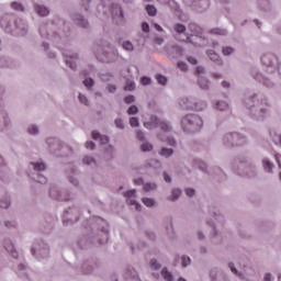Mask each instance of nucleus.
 <instances>
[{"label":"nucleus","instance_id":"1","mask_svg":"<svg viewBox=\"0 0 281 281\" xmlns=\"http://www.w3.org/2000/svg\"><path fill=\"white\" fill-rule=\"evenodd\" d=\"M247 104H248L249 111H251V109H257V106H261L259 108L261 117L265 114L269 113V99H267V97H265V94L262 93L250 94L248 98Z\"/></svg>","mask_w":281,"mask_h":281},{"label":"nucleus","instance_id":"2","mask_svg":"<svg viewBox=\"0 0 281 281\" xmlns=\"http://www.w3.org/2000/svg\"><path fill=\"white\" fill-rule=\"evenodd\" d=\"M260 63L265 67L267 74H276L278 71L280 59L273 53H263L260 57Z\"/></svg>","mask_w":281,"mask_h":281},{"label":"nucleus","instance_id":"3","mask_svg":"<svg viewBox=\"0 0 281 281\" xmlns=\"http://www.w3.org/2000/svg\"><path fill=\"white\" fill-rule=\"evenodd\" d=\"M181 124L184 131H188L189 133H194L199 131L201 126H203V120L194 114H189L182 119Z\"/></svg>","mask_w":281,"mask_h":281},{"label":"nucleus","instance_id":"4","mask_svg":"<svg viewBox=\"0 0 281 281\" xmlns=\"http://www.w3.org/2000/svg\"><path fill=\"white\" fill-rule=\"evenodd\" d=\"M250 74H251L254 80H256L257 82H259L263 87H267V89H273V87H276V83H273V81H271V79L265 77L256 68H254Z\"/></svg>","mask_w":281,"mask_h":281},{"label":"nucleus","instance_id":"5","mask_svg":"<svg viewBox=\"0 0 281 281\" xmlns=\"http://www.w3.org/2000/svg\"><path fill=\"white\" fill-rule=\"evenodd\" d=\"M157 126H160L161 131L165 133L170 131V125H168L166 122H161L157 116H151L150 123H145L146 128H157Z\"/></svg>","mask_w":281,"mask_h":281},{"label":"nucleus","instance_id":"6","mask_svg":"<svg viewBox=\"0 0 281 281\" xmlns=\"http://www.w3.org/2000/svg\"><path fill=\"white\" fill-rule=\"evenodd\" d=\"M181 109H190L191 111H203L205 108V103H192V101L188 99L180 100Z\"/></svg>","mask_w":281,"mask_h":281},{"label":"nucleus","instance_id":"7","mask_svg":"<svg viewBox=\"0 0 281 281\" xmlns=\"http://www.w3.org/2000/svg\"><path fill=\"white\" fill-rule=\"evenodd\" d=\"M257 9L260 12H271L273 10V2L271 0H256Z\"/></svg>","mask_w":281,"mask_h":281},{"label":"nucleus","instance_id":"8","mask_svg":"<svg viewBox=\"0 0 281 281\" xmlns=\"http://www.w3.org/2000/svg\"><path fill=\"white\" fill-rule=\"evenodd\" d=\"M201 74H205V69L203 67L199 66L196 68L198 85H200V87L202 89H210V82L207 81V79L201 77Z\"/></svg>","mask_w":281,"mask_h":281},{"label":"nucleus","instance_id":"9","mask_svg":"<svg viewBox=\"0 0 281 281\" xmlns=\"http://www.w3.org/2000/svg\"><path fill=\"white\" fill-rule=\"evenodd\" d=\"M262 164V168L265 170V172H267V175H273V168H276V165H273V162H271V160H269V158H263L261 160Z\"/></svg>","mask_w":281,"mask_h":281},{"label":"nucleus","instance_id":"10","mask_svg":"<svg viewBox=\"0 0 281 281\" xmlns=\"http://www.w3.org/2000/svg\"><path fill=\"white\" fill-rule=\"evenodd\" d=\"M226 139L233 144V146H238L240 142H245V138L238 133L229 134L226 136Z\"/></svg>","mask_w":281,"mask_h":281},{"label":"nucleus","instance_id":"11","mask_svg":"<svg viewBox=\"0 0 281 281\" xmlns=\"http://www.w3.org/2000/svg\"><path fill=\"white\" fill-rule=\"evenodd\" d=\"M207 56L211 60H213V63H217V65H223V61L221 60V57L218 56V54H216V52L209 50Z\"/></svg>","mask_w":281,"mask_h":281},{"label":"nucleus","instance_id":"12","mask_svg":"<svg viewBox=\"0 0 281 281\" xmlns=\"http://www.w3.org/2000/svg\"><path fill=\"white\" fill-rule=\"evenodd\" d=\"M35 12H37L40 16H47L49 14V9L44 5H35Z\"/></svg>","mask_w":281,"mask_h":281},{"label":"nucleus","instance_id":"13","mask_svg":"<svg viewBox=\"0 0 281 281\" xmlns=\"http://www.w3.org/2000/svg\"><path fill=\"white\" fill-rule=\"evenodd\" d=\"M112 16H120V19H124V12L122 11V7L115 4L112 10Z\"/></svg>","mask_w":281,"mask_h":281},{"label":"nucleus","instance_id":"14","mask_svg":"<svg viewBox=\"0 0 281 281\" xmlns=\"http://www.w3.org/2000/svg\"><path fill=\"white\" fill-rule=\"evenodd\" d=\"M93 139H100L101 144H109V136H102L98 132H92Z\"/></svg>","mask_w":281,"mask_h":281},{"label":"nucleus","instance_id":"15","mask_svg":"<svg viewBox=\"0 0 281 281\" xmlns=\"http://www.w3.org/2000/svg\"><path fill=\"white\" fill-rule=\"evenodd\" d=\"M187 41L193 45H199V42L194 41H201V37L199 35L191 34V36H187Z\"/></svg>","mask_w":281,"mask_h":281},{"label":"nucleus","instance_id":"16","mask_svg":"<svg viewBox=\"0 0 281 281\" xmlns=\"http://www.w3.org/2000/svg\"><path fill=\"white\" fill-rule=\"evenodd\" d=\"M216 109H218V111H227L229 109V104H227V102H217L216 103Z\"/></svg>","mask_w":281,"mask_h":281},{"label":"nucleus","instance_id":"17","mask_svg":"<svg viewBox=\"0 0 281 281\" xmlns=\"http://www.w3.org/2000/svg\"><path fill=\"white\" fill-rule=\"evenodd\" d=\"M143 190L145 192H151V190H157V184H155V183H145L143 186Z\"/></svg>","mask_w":281,"mask_h":281},{"label":"nucleus","instance_id":"18","mask_svg":"<svg viewBox=\"0 0 281 281\" xmlns=\"http://www.w3.org/2000/svg\"><path fill=\"white\" fill-rule=\"evenodd\" d=\"M146 12L147 14H149V16H155V14H157V9L155 8V5L148 4L146 7Z\"/></svg>","mask_w":281,"mask_h":281},{"label":"nucleus","instance_id":"19","mask_svg":"<svg viewBox=\"0 0 281 281\" xmlns=\"http://www.w3.org/2000/svg\"><path fill=\"white\" fill-rule=\"evenodd\" d=\"M161 276L164 277L165 280L172 281V273H170L168 269H162Z\"/></svg>","mask_w":281,"mask_h":281},{"label":"nucleus","instance_id":"20","mask_svg":"<svg viewBox=\"0 0 281 281\" xmlns=\"http://www.w3.org/2000/svg\"><path fill=\"white\" fill-rule=\"evenodd\" d=\"M173 30L177 34H183V32H186V25L178 23L173 26Z\"/></svg>","mask_w":281,"mask_h":281},{"label":"nucleus","instance_id":"21","mask_svg":"<svg viewBox=\"0 0 281 281\" xmlns=\"http://www.w3.org/2000/svg\"><path fill=\"white\" fill-rule=\"evenodd\" d=\"M140 150L143 153H148V151L153 150V145L150 143H143L140 146Z\"/></svg>","mask_w":281,"mask_h":281},{"label":"nucleus","instance_id":"22","mask_svg":"<svg viewBox=\"0 0 281 281\" xmlns=\"http://www.w3.org/2000/svg\"><path fill=\"white\" fill-rule=\"evenodd\" d=\"M143 203L146 207H153L155 205V200L150 198H143Z\"/></svg>","mask_w":281,"mask_h":281},{"label":"nucleus","instance_id":"23","mask_svg":"<svg viewBox=\"0 0 281 281\" xmlns=\"http://www.w3.org/2000/svg\"><path fill=\"white\" fill-rule=\"evenodd\" d=\"M32 166L34 170H36L37 172L45 170V164L43 162H35V164H32Z\"/></svg>","mask_w":281,"mask_h":281},{"label":"nucleus","instance_id":"24","mask_svg":"<svg viewBox=\"0 0 281 281\" xmlns=\"http://www.w3.org/2000/svg\"><path fill=\"white\" fill-rule=\"evenodd\" d=\"M179 196H181V190L175 189V190H172L170 200L177 201V199H179Z\"/></svg>","mask_w":281,"mask_h":281},{"label":"nucleus","instance_id":"25","mask_svg":"<svg viewBox=\"0 0 281 281\" xmlns=\"http://www.w3.org/2000/svg\"><path fill=\"white\" fill-rule=\"evenodd\" d=\"M161 157H170L172 155V149L170 148H162L159 153Z\"/></svg>","mask_w":281,"mask_h":281},{"label":"nucleus","instance_id":"26","mask_svg":"<svg viewBox=\"0 0 281 281\" xmlns=\"http://www.w3.org/2000/svg\"><path fill=\"white\" fill-rule=\"evenodd\" d=\"M126 202L128 203V205H135L137 212H139L142 210V204L137 203L135 200H126Z\"/></svg>","mask_w":281,"mask_h":281},{"label":"nucleus","instance_id":"27","mask_svg":"<svg viewBox=\"0 0 281 281\" xmlns=\"http://www.w3.org/2000/svg\"><path fill=\"white\" fill-rule=\"evenodd\" d=\"M191 262L192 260L190 259V257H187V256L181 257L182 267H188Z\"/></svg>","mask_w":281,"mask_h":281},{"label":"nucleus","instance_id":"28","mask_svg":"<svg viewBox=\"0 0 281 281\" xmlns=\"http://www.w3.org/2000/svg\"><path fill=\"white\" fill-rule=\"evenodd\" d=\"M82 161H83V164H86L87 166H91V164H94V162H95V160H94L93 157H91V156H86V157H83Z\"/></svg>","mask_w":281,"mask_h":281},{"label":"nucleus","instance_id":"29","mask_svg":"<svg viewBox=\"0 0 281 281\" xmlns=\"http://www.w3.org/2000/svg\"><path fill=\"white\" fill-rule=\"evenodd\" d=\"M224 56H232V54H234V48L226 46L222 49Z\"/></svg>","mask_w":281,"mask_h":281},{"label":"nucleus","instance_id":"30","mask_svg":"<svg viewBox=\"0 0 281 281\" xmlns=\"http://www.w3.org/2000/svg\"><path fill=\"white\" fill-rule=\"evenodd\" d=\"M156 80L158 81L159 85H166V82H168V78L161 75H156Z\"/></svg>","mask_w":281,"mask_h":281},{"label":"nucleus","instance_id":"31","mask_svg":"<svg viewBox=\"0 0 281 281\" xmlns=\"http://www.w3.org/2000/svg\"><path fill=\"white\" fill-rule=\"evenodd\" d=\"M11 8H13V10H18L20 12H23V4L19 3V2H12L11 3Z\"/></svg>","mask_w":281,"mask_h":281},{"label":"nucleus","instance_id":"32","mask_svg":"<svg viewBox=\"0 0 281 281\" xmlns=\"http://www.w3.org/2000/svg\"><path fill=\"white\" fill-rule=\"evenodd\" d=\"M0 207H2V210H8V207H10V201L8 199L0 200Z\"/></svg>","mask_w":281,"mask_h":281},{"label":"nucleus","instance_id":"33","mask_svg":"<svg viewBox=\"0 0 281 281\" xmlns=\"http://www.w3.org/2000/svg\"><path fill=\"white\" fill-rule=\"evenodd\" d=\"M123 48L126 49V52H133V49H134L133 43H131V42H124V43H123Z\"/></svg>","mask_w":281,"mask_h":281},{"label":"nucleus","instance_id":"34","mask_svg":"<svg viewBox=\"0 0 281 281\" xmlns=\"http://www.w3.org/2000/svg\"><path fill=\"white\" fill-rule=\"evenodd\" d=\"M272 139H273L274 144H276L277 146H280V148H281V134H274V136L272 137Z\"/></svg>","mask_w":281,"mask_h":281},{"label":"nucleus","instance_id":"35","mask_svg":"<svg viewBox=\"0 0 281 281\" xmlns=\"http://www.w3.org/2000/svg\"><path fill=\"white\" fill-rule=\"evenodd\" d=\"M74 60H76V57H72L71 59H66V64L68 65V67H70V69H76V63Z\"/></svg>","mask_w":281,"mask_h":281},{"label":"nucleus","instance_id":"36","mask_svg":"<svg viewBox=\"0 0 281 281\" xmlns=\"http://www.w3.org/2000/svg\"><path fill=\"white\" fill-rule=\"evenodd\" d=\"M130 124H131V126L136 128L137 126H139V120H137V117H131L130 119Z\"/></svg>","mask_w":281,"mask_h":281},{"label":"nucleus","instance_id":"37","mask_svg":"<svg viewBox=\"0 0 281 281\" xmlns=\"http://www.w3.org/2000/svg\"><path fill=\"white\" fill-rule=\"evenodd\" d=\"M138 109L135 105H131L127 110L128 115H135L137 113Z\"/></svg>","mask_w":281,"mask_h":281},{"label":"nucleus","instance_id":"38","mask_svg":"<svg viewBox=\"0 0 281 281\" xmlns=\"http://www.w3.org/2000/svg\"><path fill=\"white\" fill-rule=\"evenodd\" d=\"M78 24L81 26V27H89V22L82 18H80L78 20Z\"/></svg>","mask_w":281,"mask_h":281},{"label":"nucleus","instance_id":"39","mask_svg":"<svg viewBox=\"0 0 281 281\" xmlns=\"http://www.w3.org/2000/svg\"><path fill=\"white\" fill-rule=\"evenodd\" d=\"M142 30H143V32H145L146 34H148V32H150V25H148V22H143V23H142Z\"/></svg>","mask_w":281,"mask_h":281},{"label":"nucleus","instance_id":"40","mask_svg":"<svg viewBox=\"0 0 281 281\" xmlns=\"http://www.w3.org/2000/svg\"><path fill=\"white\" fill-rule=\"evenodd\" d=\"M83 85L85 87H87V89L93 87V80L91 78H87L85 81H83Z\"/></svg>","mask_w":281,"mask_h":281},{"label":"nucleus","instance_id":"41","mask_svg":"<svg viewBox=\"0 0 281 281\" xmlns=\"http://www.w3.org/2000/svg\"><path fill=\"white\" fill-rule=\"evenodd\" d=\"M29 133H30V135H36V134H38V127H36V126H34V125L30 126V127H29Z\"/></svg>","mask_w":281,"mask_h":281},{"label":"nucleus","instance_id":"42","mask_svg":"<svg viewBox=\"0 0 281 281\" xmlns=\"http://www.w3.org/2000/svg\"><path fill=\"white\" fill-rule=\"evenodd\" d=\"M178 68H180L181 71H188V65L183 61L178 63Z\"/></svg>","mask_w":281,"mask_h":281},{"label":"nucleus","instance_id":"43","mask_svg":"<svg viewBox=\"0 0 281 281\" xmlns=\"http://www.w3.org/2000/svg\"><path fill=\"white\" fill-rule=\"evenodd\" d=\"M79 101L81 102V104H89V100H87V97L79 93Z\"/></svg>","mask_w":281,"mask_h":281},{"label":"nucleus","instance_id":"44","mask_svg":"<svg viewBox=\"0 0 281 281\" xmlns=\"http://www.w3.org/2000/svg\"><path fill=\"white\" fill-rule=\"evenodd\" d=\"M150 267H151V269H159L161 267V265L157 263V260L151 259Z\"/></svg>","mask_w":281,"mask_h":281},{"label":"nucleus","instance_id":"45","mask_svg":"<svg viewBox=\"0 0 281 281\" xmlns=\"http://www.w3.org/2000/svg\"><path fill=\"white\" fill-rule=\"evenodd\" d=\"M86 148H88V150H93V148H95V143L89 140L86 143Z\"/></svg>","mask_w":281,"mask_h":281},{"label":"nucleus","instance_id":"46","mask_svg":"<svg viewBox=\"0 0 281 281\" xmlns=\"http://www.w3.org/2000/svg\"><path fill=\"white\" fill-rule=\"evenodd\" d=\"M116 128H124V122L121 119L115 120Z\"/></svg>","mask_w":281,"mask_h":281},{"label":"nucleus","instance_id":"47","mask_svg":"<svg viewBox=\"0 0 281 281\" xmlns=\"http://www.w3.org/2000/svg\"><path fill=\"white\" fill-rule=\"evenodd\" d=\"M135 89V83L131 82V83H127L125 87H124V90L125 91H133Z\"/></svg>","mask_w":281,"mask_h":281},{"label":"nucleus","instance_id":"48","mask_svg":"<svg viewBox=\"0 0 281 281\" xmlns=\"http://www.w3.org/2000/svg\"><path fill=\"white\" fill-rule=\"evenodd\" d=\"M124 101L126 102V104H132V102H135V97L127 95L125 97Z\"/></svg>","mask_w":281,"mask_h":281},{"label":"nucleus","instance_id":"49","mask_svg":"<svg viewBox=\"0 0 281 281\" xmlns=\"http://www.w3.org/2000/svg\"><path fill=\"white\" fill-rule=\"evenodd\" d=\"M274 159L279 166V168H281V155L279 153H274Z\"/></svg>","mask_w":281,"mask_h":281},{"label":"nucleus","instance_id":"50","mask_svg":"<svg viewBox=\"0 0 281 281\" xmlns=\"http://www.w3.org/2000/svg\"><path fill=\"white\" fill-rule=\"evenodd\" d=\"M273 276L270 272H266L263 276V281H271Z\"/></svg>","mask_w":281,"mask_h":281},{"label":"nucleus","instance_id":"51","mask_svg":"<svg viewBox=\"0 0 281 281\" xmlns=\"http://www.w3.org/2000/svg\"><path fill=\"white\" fill-rule=\"evenodd\" d=\"M213 34H220L221 36H223L226 34V31L221 29H215L213 30Z\"/></svg>","mask_w":281,"mask_h":281},{"label":"nucleus","instance_id":"52","mask_svg":"<svg viewBox=\"0 0 281 281\" xmlns=\"http://www.w3.org/2000/svg\"><path fill=\"white\" fill-rule=\"evenodd\" d=\"M140 82H142V85H144V86L150 85V78H148V77H143V78L140 79Z\"/></svg>","mask_w":281,"mask_h":281},{"label":"nucleus","instance_id":"53","mask_svg":"<svg viewBox=\"0 0 281 281\" xmlns=\"http://www.w3.org/2000/svg\"><path fill=\"white\" fill-rule=\"evenodd\" d=\"M186 194H187V196H194L195 191H194V189H187Z\"/></svg>","mask_w":281,"mask_h":281},{"label":"nucleus","instance_id":"54","mask_svg":"<svg viewBox=\"0 0 281 281\" xmlns=\"http://www.w3.org/2000/svg\"><path fill=\"white\" fill-rule=\"evenodd\" d=\"M137 139H139V142H144V132L138 131L136 134Z\"/></svg>","mask_w":281,"mask_h":281},{"label":"nucleus","instance_id":"55","mask_svg":"<svg viewBox=\"0 0 281 281\" xmlns=\"http://www.w3.org/2000/svg\"><path fill=\"white\" fill-rule=\"evenodd\" d=\"M198 167L200 168V170H205V168H207V165H205V162L203 161H199Z\"/></svg>","mask_w":281,"mask_h":281},{"label":"nucleus","instance_id":"56","mask_svg":"<svg viewBox=\"0 0 281 281\" xmlns=\"http://www.w3.org/2000/svg\"><path fill=\"white\" fill-rule=\"evenodd\" d=\"M274 32H276V34H279V36H281V24H277L274 26Z\"/></svg>","mask_w":281,"mask_h":281},{"label":"nucleus","instance_id":"57","mask_svg":"<svg viewBox=\"0 0 281 281\" xmlns=\"http://www.w3.org/2000/svg\"><path fill=\"white\" fill-rule=\"evenodd\" d=\"M124 195L127 198L135 196V190H130V191L125 192Z\"/></svg>","mask_w":281,"mask_h":281},{"label":"nucleus","instance_id":"58","mask_svg":"<svg viewBox=\"0 0 281 281\" xmlns=\"http://www.w3.org/2000/svg\"><path fill=\"white\" fill-rule=\"evenodd\" d=\"M154 43H156V45H161V43H164V38L162 37H156V38H154Z\"/></svg>","mask_w":281,"mask_h":281},{"label":"nucleus","instance_id":"59","mask_svg":"<svg viewBox=\"0 0 281 281\" xmlns=\"http://www.w3.org/2000/svg\"><path fill=\"white\" fill-rule=\"evenodd\" d=\"M254 23L257 25L258 30H260V27H262V22H260V20L255 19Z\"/></svg>","mask_w":281,"mask_h":281},{"label":"nucleus","instance_id":"60","mask_svg":"<svg viewBox=\"0 0 281 281\" xmlns=\"http://www.w3.org/2000/svg\"><path fill=\"white\" fill-rule=\"evenodd\" d=\"M154 27L155 30H157V32H164V29L161 27V25L154 23Z\"/></svg>","mask_w":281,"mask_h":281},{"label":"nucleus","instance_id":"61","mask_svg":"<svg viewBox=\"0 0 281 281\" xmlns=\"http://www.w3.org/2000/svg\"><path fill=\"white\" fill-rule=\"evenodd\" d=\"M229 269L232 271V273H235V276H238V270H236V268H234V265H229Z\"/></svg>","mask_w":281,"mask_h":281},{"label":"nucleus","instance_id":"62","mask_svg":"<svg viewBox=\"0 0 281 281\" xmlns=\"http://www.w3.org/2000/svg\"><path fill=\"white\" fill-rule=\"evenodd\" d=\"M188 61H189L191 65H196V58H194V57H189V58H188Z\"/></svg>","mask_w":281,"mask_h":281},{"label":"nucleus","instance_id":"63","mask_svg":"<svg viewBox=\"0 0 281 281\" xmlns=\"http://www.w3.org/2000/svg\"><path fill=\"white\" fill-rule=\"evenodd\" d=\"M167 143L169 144V146H175L176 144L175 138H168Z\"/></svg>","mask_w":281,"mask_h":281},{"label":"nucleus","instance_id":"64","mask_svg":"<svg viewBox=\"0 0 281 281\" xmlns=\"http://www.w3.org/2000/svg\"><path fill=\"white\" fill-rule=\"evenodd\" d=\"M165 181L167 183H170V181H172V179L170 178V176H168V173H165Z\"/></svg>","mask_w":281,"mask_h":281}]
</instances>
